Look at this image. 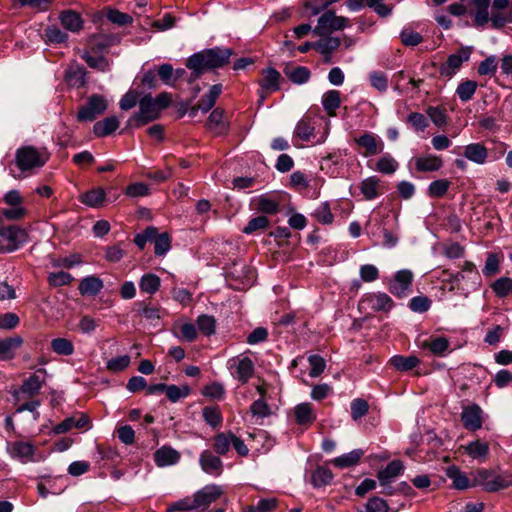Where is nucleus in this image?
<instances>
[{
  "mask_svg": "<svg viewBox=\"0 0 512 512\" xmlns=\"http://www.w3.org/2000/svg\"><path fill=\"white\" fill-rule=\"evenodd\" d=\"M491 0H472L474 26L483 28L489 22V7Z\"/></svg>",
  "mask_w": 512,
  "mask_h": 512,
  "instance_id": "24",
  "label": "nucleus"
},
{
  "mask_svg": "<svg viewBox=\"0 0 512 512\" xmlns=\"http://www.w3.org/2000/svg\"><path fill=\"white\" fill-rule=\"evenodd\" d=\"M313 216L315 219L322 224H331L334 220V216L331 213L328 203H321L314 211Z\"/></svg>",
  "mask_w": 512,
  "mask_h": 512,
  "instance_id": "59",
  "label": "nucleus"
},
{
  "mask_svg": "<svg viewBox=\"0 0 512 512\" xmlns=\"http://www.w3.org/2000/svg\"><path fill=\"white\" fill-rule=\"evenodd\" d=\"M358 306L361 312H388L393 308L394 302L388 294L384 292H374L365 294Z\"/></svg>",
  "mask_w": 512,
  "mask_h": 512,
  "instance_id": "7",
  "label": "nucleus"
},
{
  "mask_svg": "<svg viewBox=\"0 0 512 512\" xmlns=\"http://www.w3.org/2000/svg\"><path fill=\"white\" fill-rule=\"evenodd\" d=\"M285 74L290 79V81L298 85L306 83L311 76L309 69L303 66H298L291 70H286Z\"/></svg>",
  "mask_w": 512,
  "mask_h": 512,
  "instance_id": "51",
  "label": "nucleus"
},
{
  "mask_svg": "<svg viewBox=\"0 0 512 512\" xmlns=\"http://www.w3.org/2000/svg\"><path fill=\"white\" fill-rule=\"evenodd\" d=\"M321 103L328 116H336V110L341 105L340 92L338 90L325 92L322 96Z\"/></svg>",
  "mask_w": 512,
  "mask_h": 512,
  "instance_id": "36",
  "label": "nucleus"
},
{
  "mask_svg": "<svg viewBox=\"0 0 512 512\" xmlns=\"http://www.w3.org/2000/svg\"><path fill=\"white\" fill-rule=\"evenodd\" d=\"M489 22L492 28L500 29L508 23H512V11L511 10H495L494 6L491 5L489 12Z\"/></svg>",
  "mask_w": 512,
  "mask_h": 512,
  "instance_id": "41",
  "label": "nucleus"
},
{
  "mask_svg": "<svg viewBox=\"0 0 512 512\" xmlns=\"http://www.w3.org/2000/svg\"><path fill=\"white\" fill-rule=\"evenodd\" d=\"M450 184V181L447 179L435 180L429 184L427 194L432 198H440L447 193Z\"/></svg>",
  "mask_w": 512,
  "mask_h": 512,
  "instance_id": "52",
  "label": "nucleus"
},
{
  "mask_svg": "<svg viewBox=\"0 0 512 512\" xmlns=\"http://www.w3.org/2000/svg\"><path fill=\"white\" fill-rule=\"evenodd\" d=\"M108 108V102L102 95H92L86 105L78 111L79 121H93L97 116L103 114Z\"/></svg>",
  "mask_w": 512,
  "mask_h": 512,
  "instance_id": "11",
  "label": "nucleus"
},
{
  "mask_svg": "<svg viewBox=\"0 0 512 512\" xmlns=\"http://www.w3.org/2000/svg\"><path fill=\"white\" fill-rule=\"evenodd\" d=\"M131 359L128 355L118 356L110 359L106 363V368L110 372L117 373L125 370L130 365Z\"/></svg>",
  "mask_w": 512,
  "mask_h": 512,
  "instance_id": "58",
  "label": "nucleus"
},
{
  "mask_svg": "<svg viewBox=\"0 0 512 512\" xmlns=\"http://www.w3.org/2000/svg\"><path fill=\"white\" fill-rule=\"evenodd\" d=\"M295 421L299 425H311L315 419L316 414L313 406L310 403H300L294 408Z\"/></svg>",
  "mask_w": 512,
  "mask_h": 512,
  "instance_id": "27",
  "label": "nucleus"
},
{
  "mask_svg": "<svg viewBox=\"0 0 512 512\" xmlns=\"http://www.w3.org/2000/svg\"><path fill=\"white\" fill-rule=\"evenodd\" d=\"M412 281L413 273L408 269H402L389 280L388 289L394 296L403 298L411 293Z\"/></svg>",
  "mask_w": 512,
  "mask_h": 512,
  "instance_id": "10",
  "label": "nucleus"
},
{
  "mask_svg": "<svg viewBox=\"0 0 512 512\" xmlns=\"http://www.w3.org/2000/svg\"><path fill=\"white\" fill-rule=\"evenodd\" d=\"M347 22V18L337 16L334 11L329 10L319 17L317 26L314 28L313 33L318 36H324L332 31L344 29Z\"/></svg>",
  "mask_w": 512,
  "mask_h": 512,
  "instance_id": "9",
  "label": "nucleus"
},
{
  "mask_svg": "<svg viewBox=\"0 0 512 512\" xmlns=\"http://www.w3.org/2000/svg\"><path fill=\"white\" fill-rule=\"evenodd\" d=\"M85 68L77 63H71L65 71V79L70 86L82 87L85 80Z\"/></svg>",
  "mask_w": 512,
  "mask_h": 512,
  "instance_id": "28",
  "label": "nucleus"
},
{
  "mask_svg": "<svg viewBox=\"0 0 512 512\" xmlns=\"http://www.w3.org/2000/svg\"><path fill=\"white\" fill-rule=\"evenodd\" d=\"M398 167V162L390 154L386 153L377 160L375 170L390 175L395 173Z\"/></svg>",
  "mask_w": 512,
  "mask_h": 512,
  "instance_id": "44",
  "label": "nucleus"
},
{
  "mask_svg": "<svg viewBox=\"0 0 512 512\" xmlns=\"http://www.w3.org/2000/svg\"><path fill=\"white\" fill-rule=\"evenodd\" d=\"M160 287V278L152 273L144 274L139 282L141 292L154 294Z\"/></svg>",
  "mask_w": 512,
  "mask_h": 512,
  "instance_id": "45",
  "label": "nucleus"
},
{
  "mask_svg": "<svg viewBox=\"0 0 512 512\" xmlns=\"http://www.w3.org/2000/svg\"><path fill=\"white\" fill-rule=\"evenodd\" d=\"M400 38L401 42L406 46H416L423 40V37L420 33L410 28L403 29L400 33Z\"/></svg>",
  "mask_w": 512,
  "mask_h": 512,
  "instance_id": "61",
  "label": "nucleus"
},
{
  "mask_svg": "<svg viewBox=\"0 0 512 512\" xmlns=\"http://www.w3.org/2000/svg\"><path fill=\"white\" fill-rule=\"evenodd\" d=\"M446 476L452 481V486L458 490H465L473 486L469 481L467 475L462 472L457 466H449L446 469Z\"/></svg>",
  "mask_w": 512,
  "mask_h": 512,
  "instance_id": "37",
  "label": "nucleus"
},
{
  "mask_svg": "<svg viewBox=\"0 0 512 512\" xmlns=\"http://www.w3.org/2000/svg\"><path fill=\"white\" fill-rule=\"evenodd\" d=\"M281 200L269 194H262L252 199L255 210L265 214H276L279 211Z\"/></svg>",
  "mask_w": 512,
  "mask_h": 512,
  "instance_id": "19",
  "label": "nucleus"
},
{
  "mask_svg": "<svg viewBox=\"0 0 512 512\" xmlns=\"http://www.w3.org/2000/svg\"><path fill=\"white\" fill-rule=\"evenodd\" d=\"M45 38L50 43H64L67 41L68 35L57 26H49L45 29Z\"/></svg>",
  "mask_w": 512,
  "mask_h": 512,
  "instance_id": "62",
  "label": "nucleus"
},
{
  "mask_svg": "<svg viewBox=\"0 0 512 512\" xmlns=\"http://www.w3.org/2000/svg\"><path fill=\"white\" fill-rule=\"evenodd\" d=\"M416 169L420 172H432L439 170L443 161L439 156L436 155H425L419 156L414 159Z\"/></svg>",
  "mask_w": 512,
  "mask_h": 512,
  "instance_id": "32",
  "label": "nucleus"
},
{
  "mask_svg": "<svg viewBox=\"0 0 512 512\" xmlns=\"http://www.w3.org/2000/svg\"><path fill=\"white\" fill-rule=\"evenodd\" d=\"M199 463L202 470L206 473L220 475L222 472L221 459L209 450H205L200 454Z\"/></svg>",
  "mask_w": 512,
  "mask_h": 512,
  "instance_id": "23",
  "label": "nucleus"
},
{
  "mask_svg": "<svg viewBox=\"0 0 512 512\" xmlns=\"http://www.w3.org/2000/svg\"><path fill=\"white\" fill-rule=\"evenodd\" d=\"M281 74L275 68H266L262 70V78L259 81L260 89L258 91L259 103L262 104L267 95L280 89Z\"/></svg>",
  "mask_w": 512,
  "mask_h": 512,
  "instance_id": "12",
  "label": "nucleus"
},
{
  "mask_svg": "<svg viewBox=\"0 0 512 512\" xmlns=\"http://www.w3.org/2000/svg\"><path fill=\"white\" fill-rule=\"evenodd\" d=\"M421 348H426L436 355H443L449 348V341L442 336L430 337L420 343Z\"/></svg>",
  "mask_w": 512,
  "mask_h": 512,
  "instance_id": "40",
  "label": "nucleus"
},
{
  "mask_svg": "<svg viewBox=\"0 0 512 512\" xmlns=\"http://www.w3.org/2000/svg\"><path fill=\"white\" fill-rule=\"evenodd\" d=\"M341 42L338 37H327L321 39L314 44V47L324 56L326 62L330 61V54L340 46Z\"/></svg>",
  "mask_w": 512,
  "mask_h": 512,
  "instance_id": "42",
  "label": "nucleus"
},
{
  "mask_svg": "<svg viewBox=\"0 0 512 512\" xmlns=\"http://www.w3.org/2000/svg\"><path fill=\"white\" fill-rule=\"evenodd\" d=\"M161 112L157 109L153 97L146 95L139 100V111L130 117L127 126L139 128L153 120L159 118Z\"/></svg>",
  "mask_w": 512,
  "mask_h": 512,
  "instance_id": "5",
  "label": "nucleus"
},
{
  "mask_svg": "<svg viewBox=\"0 0 512 512\" xmlns=\"http://www.w3.org/2000/svg\"><path fill=\"white\" fill-rule=\"evenodd\" d=\"M464 156L469 161L482 165L487 160L488 151L481 143H472L465 146Z\"/></svg>",
  "mask_w": 512,
  "mask_h": 512,
  "instance_id": "31",
  "label": "nucleus"
},
{
  "mask_svg": "<svg viewBox=\"0 0 512 512\" xmlns=\"http://www.w3.org/2000/svg\"><path fill=\"white\" fill-rule=\"evenodd\" d=\"M472 485L481 486L486 492H497L512 486V475L482 468L475 472Z\"/></svg>",
  "mask_w": 512,
  "mask_h": 512,
  "instance_id": "2",
  "label": "nucleus"
},
{
  "mask_svg": "<svg viewBox=\"0 0 512 512\" xmlns=\"http://www.w3.org/2000/svg\"><path fill=\"white\" fill-rule=\"evenodd\" d=\"M207 128L214 132L217 135H222L227 133L229 125L225 119V112L223 109L216 108L214 109L208 120H207Z\"/></svg>",
  "mask_w": 512,
  "mask_h": 512,
  "instance_id": "22",
  "label": "nucleus"
},
{
  "mask_svg": "<svg viewBox=\"0 0 512 512\" xmlns=\"http://www.w3.org/2000/svg\"><path fill=\"white\" fill-rule=\"evenodd\" d=\"M103 281L96 276L83 278L79 284V292L83 296H95L103 289Z\"/></svg>",
  "mask_w": 512,
  "mask_h": 512,
  "instance_id": "34",
  "label": "nucleus"
},
{
  "mask_svg": "<svg viewBox=\"0 0 512 512\" xmlns=\"http://www.w3.org/2000/svg\"><path fill=\"white\" fill-rule=\"evenodd\" d=\"M179 460L180 453L170 446H162L154 453V462L158 467L171 466Z\"/></svg>",
  "mask_w": 512,
  "mask_h": 512,
  "instance_id": "21",
  "label": "nucleus"
},
{
  "mask_svg": "<svg viewBox=\"0 0 512 512\" xmlns=\"http://www.w3.org/2000/svg\"><path fill=\"white\" fill-rule=\"evenodd\" d=\"M49 153L45 148L37 149L33 146L20 147L16 151V165L21 171H30L45 165Z\"/></svg>",
  "mask_w": 512,
  "mask_h": 512,
  "instance_id": "4",
  "label": "nucleus"
},
{
  "mask_svg": "<svg viewBox=\"0 0 512 512\" xmlns=\"http://www.w3.org/2000/svg\"><path fill=\"white\" fill-rule=\"evenodd\" d=\"M27 232L19 226L0 228V253H10L26 243Z\"/></svg>",
  "mask_w": 512,
  "mask_h": 512,
  "instance_id": "6",
  "label": "nucleus"
},
{
  "mask_svg": "<svg viewBox=\"0 0 512 512\" xmlns=\"http://www.w3.org/2000/svg\"><path fill=\"white\" fill-rule=\"evenodd\" d=\"M496 296L503 298L512 292V279L509 277H501L491 285Z\"/></svg>",
  "mask_w": 512,
  "mask_h": 512,
  "instance_id": "55",
  "label": "nucleus"
},
{
  "mask_svg": "<svg viewBox=\"0 0 512 512\" xmlns=\"http://www.w3.org/2000/svg\"><path fill=\"white\" fill-rule=\"evenodd\" d=\"M203 417L207 424L216 428L222 423V415L218 407H205Z\"/></svg>",
  "mask_w": 512,
  "mask_h": 512,
  "instance_id": "57",
  "label": "nucleus"
},
{
  "mask_svg": "<svg viewBox=\"0 0 512 512\" xmlns=\"http://www.w3.org/2000/svg\"><path fill=\"white\" fill-rule=\"evenodd\" d=\"M403 464L399 460L391 461L384 469L378 472V480L381 486L389 485L403 471Z\"/></svg>",
  "mask_w": 512,
  "mask_h": 512,
  "instance_id": "26",
  "label": "nucleus"
},
{
  "mask_svg": "<svg viewBox=\"0 0 512 512\" xmlns=\"http://www.w3.org/2000/svg\"><path fill=\"white\" fill-rule=\"evenodd\" d=\"M221 92V84H215L211 86L209 91L199 100L197 106L191 109L190 114L194 116L197 110H201L204 113L208 112L215 105L216 100L220 96Z\"/></svg>",
  "mask_w": 512,
  "mask_h": 512,
  "instance_id": "20",
  "label": "nucleus"
},
{
  "mask_svg": "<svg viewBox=\"0 0 512 512\" xmlns=\"http://www.w3.org/2000/svg\"><path fill=\"white\" fill-rule=\"evenodd\" d=\"M460 418L467 430L475 432L482 428L483 410L478 404L464 406Z\"/></svg>",
  "mask_w": 512,
  "mask_h": 512,
  "instance_id": "13",
  "label": "nucleus"
},
{
  "mask_svg": "<svg viewBox=\"0 0 512 512\" xmlns=\"http://www.w3.org/2000/svg\"><path fill=\"white\" fill-rule=\"evenodd\" d=\"M468 59L469 55L464 52L450 55L447 61L441 65L440 74L444 77H452Z\"/></svg>",
  "mask_w": 512,
  "mask_h": 512,
  "instance_id": "25",
  "label": "nucleus"
},
{
  "mask_svg": "<svg viewBox=\"0 0 512 512\" xmlns=\"http://www.w3.org/2000/svg\"><path fill=\"white\" fill-rule=\"evenodd\" d=\"M420 363L418 357L414 355L403 356V355H394L389 359V364L397 371L407 372L415 367H417Z\"/></svg>",
  "mask_w": 512,
  "mask_h": 512,
  "instance_id": "30",
  "label": "nucleus"
},
{
  "mask_svg": "<svg viewBox=\"0 0 512 512\" xmlns=\"http://www.w3.org/2000/svg\"><path fill=\"white\" fill-rule=\"evenodd\" d=\"M232 54L233 51L230 48L205 49L191 55L186 62V66L196 74H200L205 70L223 67L229 63Z\"/></svg>",
  "mask_w": 512,
  "mask_h": 512,
  "instance_id": "1",
  "label": "nucleus"
},
{
  "mask_svg": "<svg viewBox=\"0 0 512 512\" xmlns=\"http://www.w3.org/2000/svg\"><path fill=\"white\" fill-rule=\"evenodd\" d=\"M51 349L54 353L61 356H70L74 353V345L67 338L58 337L51 340Z\"/></svg>",
  "mask_w": 512,
  "mask_h": 512,
  "instance_id": "43",
  "label": "nucleus"
},
{
  "mask_svg": "<svg viewBox=\"0 0 512 512\" xmlns=\"http://www.w3.org/2000/svg\"><path fill=\"white\" fill-rule=\"evenodd\" d=\"M60 22L62 26L73 32H79L83 27V20L79 13L72 10H65L60 14Z\"/></svg>",
  "mask_w": 512,
  "mask_h": 512,
  "instance_id": "33",
  "label": "nucleus"
},
{
  "mask_svg": "<svg viewBox=\"0 0 512 512\" xmlns=\"http://www.w3.org/2000/svg\"><path fill=\"white\" fill-rule=\"evenodd\" d=\"M222 493L220 486L215 484L206 485L193 495V503H195L196 509L206 510Z\"/></svg>",
  "mask_w": 512,
  "mask_h": 512,
  "instance_id": "14",
  "label": "nucleus"
},
{
  "mask_svg": "<svg viewBox=\"0 0 512 512\" xmlns=\"http://www.w3.org/2000/svg\"><path fill=\"white\" fill-rule=\"evenodd\" d=\"M328 135V125L312 117H303L294 129V136L304 142L323 143Z\"/></svg>",
  "mask_w": 512,
  "mask_h": 512,
  "instance_id": "3",
  "label": "nucleus"
},
{
  "mask_svg": "<svg viewBox=\"0 0 512 512\" xmlns=\"http://www.w3.org/2000/svg\"><path fill=\"white\" fill-rule=\"evenodd\" d=\"M355 142L358 146L365 149L364 156L376 155L381 153L384 148L382 140L372 133H364L356 138Z\"/></svg>",
  "mask_w": 512,
  "mask_h": 512,
  "instance_id": "18",
  "label": "nucleus"
},
{
  "mask_svg": "<svg viewBox=\"0 0 512 512\" xmlns=\"http://www.w3.org/2000/svg\"><path fill=\"white\" fill-rule=\"evenodd\" d=\"M170 249V238L167 233L160 235L156 234L154 238V252L156 255L161 256L166 254Z\"/></svg>",
  "mask_w": 512,
  "mask_h": 512,
  "instance_id": "63",
  "label": "nucleus"
},
{
  "mask_svg": "<svg viewBox=\"0 0 512 512\" xmlns=\"http://www.w3.org/2000/svg\"><path fill=\"white\" fill-rule=\"evenodd\" d=\"M364 451L362 449H355L339 457L334 458L331 463L340 469L356 466L360 459L363 457Z\"/></svg>",
  "mask_w": 512,
  "mask_h": 512,
  "instance_id": "35",
  "label": "nucleus"
},
{
  "mask_svg": "<svg viewBox=\"0 0 512 512\" xmlns=\"http://www.w3.org/2000/svg\"><path fill=\"white\" fill-rule=\"evenodd\" d=\"M81 57L90 68L99 70L101 72L109 70V62L103 56H92L89 52L85 51Z\"/></svg>",
  "mask_w": 512,
  "mask_h": 512,
  "instance_id": "49",
  "label": "nucleus"
},
{
  "mask_svg": "<svg viewBox=\"0 0 512 512\" xmlns=\"http://www.w3.org/2000/svg\"><path fill=\"white\" fill-rule=\"evenodd\" d=\"M269 226V220L266 216H257L252 218L248 224L243 228V233L254 234L256 232L265 231Z\"/></svg>",
  "mask_w": 512,
  "mask_h": 512,
  "instance_id": "50",
  "label": "nucleus"
},
{
  "mask_svg": "<svg viewBox=\"0 0 512 512\" xmlns=\"http://www.w3.org/2000/svg\"><path fill=\"white\" fill-rule=\"evenodd\" d=\"M333 479L332 471L327 467H317L312 473L311 481L315 487L326 486L331 483Z\"/></svg>",
  "mask_w": 512,
  "mask_h": 512,
  "instance_id": "46",
  "label": "nucleus"
},
{
  "mask_svg": "<svg viewBox=\"0 0 512 512\" xmlns=\"http://www.w3.org/2000/svg\"><path fill=\"white\" fill-rule=\"evenodd\" d=\"M45 373L44 369H39L36 373L30 375L22 384L21 391L30 396L36 395L42 387Z\"/></svg>",
  "mask_w": 512,
  "mask_h": 512,
  "instance_id": "29",
  "label": "nucleus"
},
{
  "mask_svg": "<svg viewBox=\"0 0 512 512\" xmlns=\"http://www.w3.org/2000/svg\"><path fill=\"white\" fill-rule=\"evenodd\" d=\"M7 451L12 458L27 463L32 461L35 447L30 442L15 441L7 444Z\"/></svg>",
  "mask_w": 512,
  "mask_h": 512,
  "instance_id": "15",
  "label": "nucleus"
},
{
  "mask_svg": "<svg viewBox=\"0 0 512 512\" xmlns=\"http://www.w3.org/2000/svg\"><path fill=\"white\" fill-rule=\"evenodd\" d=\"M459 449L463 450L471 459L477 460L480 463L484 462L488 458L490 452L488 442L480 439L471 441L466 445H461Z\"/></svg>",
  "mask_w": 512,
  "mask_h": 512,
  "instance_id": "16",
  "label": "nucleus"
},
{
  "mask_svg": "<svg viewBox=\"0 0 512 512\" xmlns=\"http://www.w3.org/2000/svg\"><path fill=\"white\" fill-rule=\"evenodd\" d=\"M105 199V191L102 188L92 189L81 196L82 203L90 207H99Z\"/></svg>",
  "mask_w": 512,
  "mask_h": 512,
  "instance_id": "47",
  "label": "nucleus"
},
{
  "mask_svg": "<svg viewBox=\"0 0 512 512\" xmlns=\"http://www.w3.org/2000/svg\"><path fill=\"white\" fill-rule=\"evenodd\" d=\"M176 336L181 340L192 342L197 338V329L192 323H181L178 325Z\"/></svg>",
  "mask_w": 512,
  "mask_h": 512,
  "instance_id": "56",
  "label": "nucleus"
},
{
  "mask_svg": "<svg viewBox=\"0 0 512 512\" xmlns=\"http://www.w3.org/2000/svg\"><path fill=\"white\" fill-rule=\"evenodd\" d=\"M477 89V83L472 80H466L460 83L456 89V94L462 102L472 99Z\"/></svg>",
  "mask_w": 512,
  "mask_h": 512,
  "instance_id": "53",
  "label": "nucleus"
},
{
  "mask_svg": "<svg viewBox=\"0 0 512 512\" xmlns=\"http://www.w3.org/2000/svg\"><path fill=\"white\" fill-rule=\"evenodd\" d=\"M232 432L219 433L214 437L213 448L219 455H225L231 446Z\"/></svg>",
  "mask_w": 512,
  "mask_h": 512,
  "instance_id": "48",
  "label": "nucleus"
},
{
  "mask_svg": "<svg viewBox=\"0 0 512 512\" xmlns=\"http://www.w3.org/2000/svg\"><path fill=\"white\" fill-rule=\"evenodd\" d=\"M380 179L376 176H370L363 179L360 183V191L366 200H373L380 195Z\"/></svg>",
  "mask_w": 512,
  "mask_h": 512,
  "instance_id": "38",
  "label": "nucleus"
},
{
  "mask_svg": "<svg viewBox=\"0 0 512 512\" xmlns=\"http://www.w3.org/2000/svg\"><path fill=\"white\" fill-rule=\"evenodd\" d=\"M118 127V118L116 116H110L96 122L93 126V132L97 137H105L116 131Z\"/></svg>",
  "mask_w": 512,
  "mask_h": 512,
  "instance_id": "39",
  "label": "nucleus"
},
{
  "mask_svg": "<svg viewBox=\"0 0 512 512\" xmlns=\"http://www.w3.org/2000/svg\"><path fill=\"white\" fill-rule=\"evenodd\" d=\"M228 369L233 378L242 384L247 383L254 375L255 366L253 361L247 356H237L228 360Z\"/></svg>",
  "mask_w": 512,
  "mask_h": 512,
  "instance_id": "8",
  "label": "nucleus"
},
{
  "mask_svg": "<svg viewBox=\"0 0 512 512\" xmlns=\"http://www.w3.org/2000/svg\"><path fill=\"white\" fill-rule=\"evenodd\" d=\"M197 327L200 332L206 336H211L215 333L216 329V320L213 316L210 315H200L197 318Z\"/></svg>",
  "mask_w": 512,
  "mask_h": 512,
  "instance_id": "54",
  "label": "nucleus"
},
{
  "mask_svg": "<svg viewBox=\"0 0 512 512\" xmlns=\"http://www.w3.org/2000/svg\"><path fill=\"white\" fill-rule=\"evenodd\" d=\"M250 412L253 416L259 418L268 417L271 414L270 407L262 398L255 400L250 406Z\"/></svg>",
  "mask_w": 512,
  "mask_h": 512,
  "instance_id": "64",
  "label": "nucleus"
},
{
  "mask_svg": "<svg viewBox=\"0 0 512 512\" xmlns=\"http://www.w3.org/2000/svg\"><path fill=\"white\" fill-rule=\"evenodd\" d=\"M359 512H389L388 504L379 497L370 498L365 507Z\"/></svg>",
  "mask_w": 512,
  "mask_h": 512,
  "instance_id": "60",
  "label": "nucleus"
},
{
  "mask_svg": "<svg viewBox=\"0 0 512 512\" xmlns=\"http://www.w3.org/2000/svg\"><path fill=\"white\" fill-rule=\"evenodd\" d=\"M23 343L24 340L19 335L0 339V361L14 359Z\"/></svg>",
  "mask_w": 512,
  "mask_h": 512,
  "instance_id": "17",
  "label": "nucleus"
}]
</instances>
